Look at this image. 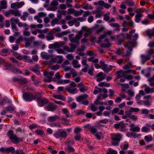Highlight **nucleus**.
I'll list each match as a JSON object with an SVG mask.
<instances>
[{"label": "nucleus", "mask_w": 154, "mask_h": 154, "mask_svg": "<svg viewBox=\"0 0 154 154\" xmlns=\"http://www.w3.org/2000/svg\"><path fill=\"white\" fill-rule=\"evenodd\" d=\"M7 135L11 140V142L16 144H18L20 142H23L24 139L23 137H17V136L14 134V131L12 130L8 131Z\"/></svg>", "instance_id": "nucleus-1"}, {"label": "nucleus", "mask_w": 154, "mask_h": 154, "mask_svg": "<svg viewBox=\"0 0 154 154\" xmlns=\"http://www.w3.org/2000/svg\"><path fill=\"white\" fill-rule=\"evenodd\" d=\"M122 137V136L120 133H117L114 136L111 137V139L112 141L111 142L112 145L114 146H118Z\"/></svg>", "instance_id": "nucleus-2"}, {"label": "nucleus", "mask_w": 154, "mask_h": 154, "mask_svg": "<svg viewBox=\"0 0 154 154\" xmlns=\"http://www.w3.org/2000/svg\"><path fill=\"white\" fill-rule=\"evenodd\" d=\"M126 127L125 124L123 123V121L114 125V127L116 129L119 130L121 132H125L127 131V129L125 128Z\"/></svg>", "instance_id": "nucleus-3"}, {"label": "nucleus", "mask_w": 154, "mask_h": 154, "mask_svg": "<svg viewBox=\"0 0 154 154\" xmlns=\"http://www.w3.org/2000/svg\"><path fill=\"white\" fill-rule=\"evenodd\" d=\"M0 152L7 154L11 153L12 154H15V149L12 146L9 147H3L0 148Z\"/></svg>", "instance_id": "nucleus-4"}, {"label": "nucleus", "mask_w": 154, "mask_h": 154, "mask_svg": "<svg viewBox=\"0 0 154 154\" xmlns=\"http://www.w3.org/2000/svg\"><path fill=\"white\" fill-rule=\"evenodd\" d=\"M22 97L25 101L30 102L33 100V94L31 92H25L23 94Z\"/></svg>", "instance_id": "nucleus-5"}, {"label": "nucleus", "mask_w": 154, "mask_h": 154, "mask_svg": "<svg viewBox=\"0 0 154 154\" xmlns=\"http://www.w3.org/2000/svg\"><path fill=\"white\" fill-rule=\"evenodd\" d=\"M37 102L40 106L42 107L44 106L45 104L48 103L49 101L46 98H42V97Z\"/></svg>", "instance_id": "nucleus-6"}, {"label": "nucleus", "mask_w": 154, "mask_h": 154, "mask_svg": "<svg viewBox=\"0 0 154 154\" xmlns=\"http://www.w3.org/2000/svg\"><path fill=\"white\" fill-rule=\"evenodd\" d=\"M135 44V42L130 41L128 42L124 46L125 48H128V49L131 51L132 50V48L134 47Z\"/></svg>", "instance_id": "nucleus-7"}, {"label": "nucleus", "mask_w": 154, "mask_h": 154, "mask_svg": "<svg viewBox=\"0 0 154 154\" xmlns=\"http://www.w3.org/2000/svg\"><path fill=\"white\" fill-rule=\"evenodd\" d=\"M42 94L38 92H35L33 94V100H36L37 102L42 97Z\"/></svg>", "instance_id": "nucleus-8"}, {"label": "nucleus", "mask_w": 154, "mask_h": 154, "mask_svg": "<svg viewBox=\"0 0 154 154\" xmlns=\"http://www.w3.org/2000/svg\"><path fill=\"white\" fill-rule=\"evenodd\" d=\"M138 36V35L137 33H135L134 35H131L128 34L127 38L135 42V41L137 39Z\"/></svg>", "instance_id": "nucleus-9"}, {"label": "nucleus", "mask_w": 154, "mask_h": 154, "mask_svg": "<svg viewBox=\"0 0 154 154\" xmlns=\"http://www.w3.org/2000/svg\"><path fill=\"white\" fill-rule=\"evenodd\" d=\"M57 107L56 105H54L51 103H50L48 107H47V109L48 111H54L55 110L56 108Z\"/></svg>", "instance_id": "nucleus-10"}, {"label": "nucleus", "mask_w": 154, "mask_h": 154, "mask_svg": "<svg viewBox=\"0 0 154 154\" xmlns=\"http://www.w3.org/2000/svg\"><path fill=\"white\" fill-rule=\"evenodd\" d=\"M141 57L142 58L141 63H142L143 64H144L145 62L149 60L150 58V57L149 56H145L143 54H142L141 55Z\"/></svg>", "instance_id": "nucleus-11"}, {"label": "nucleus", "mask_w": 154, "mask_h": 154, "mask_svg": "<svg viewBox=\"0 0 154 154\" xmlns=\"http://www.w3.org/2000/svg\"><path fill=\"white\" fill-rule=\"evenodd\" d=\"M88 97L87 94H84L79 96L76 98V100L78 102H80L83 100L86 99Z\"/></svg>", "instance_id": "nucleus-12"}, {"label": "nucleus", "mask_w": 154, "mask_h": 154, "mask_svg": "<svg viewBox=\"0 0 154 154\" xmlns=\"http://www.w3.org/2000/svg\"><path fill=\"white\" fill-rule=\"evenodd\" d=\"M61 121L64 122L62 123L63 125H70V121L66 118H63L62 117L61 119Z\"/></svg>", "instance_id": "nucleus-13"}, {"label": "nucleus", "mask_w": 154, "mask_h": 154, "mask_svg": "<svg viewBox=\"0 0 154 154\" xmlns=\"http://www.w3.org/2000/svg\"><path fill=\"white\" fill-rule=\"evenodd\" d=\"M124 1L128 6L132 7L135 5V3L132 0H124Z\"/></svg>", "instance_id": "nucleus-14"}, {"label": "nucleus", "mask_w": 154, "mask_h": 154, "mask_svg": "<svg viewBox=\"0 0 154 154\" xmlns=\"http://www.w3.org/2000/svg\"><path fill=\"white\" fill-rule=\"evenodd\" d=\"M62 111L63 114L66 115V118H69L70 117V113L69 112L67 108H63L62 109Z\"/></svg>", "instance_id": "nucleus-15"}, {"label": "nucleus", "mask_w": 154, "mask_h": 154, "mask_svg": "<svg viewBox=\"0 0 154 154\" xmlns=\"http://www.w3.org/2000/svg\"><path fill=\"white\" fill-rule=\"evenodd\" d=\"M54 32L52 31H50L48 34L49 36H46V38L48 40H52L54 39V37L53 35Z\"/></svg>", "instance_id": "nucleus-16"}, {"label": "nucleus", "mask_w": 154, "mask_h": 154, "mask_svg": "<svg viewBox=\"0 0 154 154\" xmlns=\"http://www.w3.org/2000/svg\"><path fill=\"white\" fill-rule=\"evenodd\" d=\"M59 118V117L57 115L54 116L49 117L48 118V121L49 122H54L58 119Z\"/></svg>", "instance_id": "nucleus-17"}, {"label": "nucleus", "mask_w": 154, "mask_h": 154, "mask_svg": "<svg viewBox=\"0 0 154 154\" xmlns=\"http://www.w3.org/2000/svg\"><path fill=\"white\" fill-rule=\"evenodd\" d=\"M143 14H137L135 16V22L138 23L140 22V18L143 16Z\"/></svg>", "instance_id": "nucleus-18"}, {"label": "nucleus", "mask_w": 154, "mask_h": 154, "mask_svg": "<svg viewBox=\"0 0 154 154\" xmlns=\"http://www.w3.org/2000/svg\"><path fill=\"white\" fill-rule=\"evenodd\" d=\"M127 115L128 118L134 121H137V116L132 115L131 113H128Z\"/></svg>", "instance_id": "nucleus-19"}, {"label": "nucleus", "mask_w": 154, "mask_h": 154, "mask_svg": "<svg viewBox=\"0 0 154 154\" xmlns=\"http://www.w3.org/2000/svg\"><path fill=\"white\" fill-rule=\"evenodd\" d=\"M5 70L10 69L12 68L13 66L10 63H7L5 66Z\"/></svg>", "instance_id": "nucleus-20"}, {"label": "nucleus", "mask_w": 154, "mask_h": 154, "mask_svg": "<svg viewBox=\"0 0 154 154\" xmlns=\"http://www.w3.org/2000/svg\"><path fill=\"white\" fill-rule=\"evenodd\" d=\"M10 13L11 14H14L15 16H21V14L18 10H10Z\"/></svg>", "instance_id": "nucleus-21"}, {"label": "nucleus", "mask_w": 154, "mask_h": 154, "mask_svg": "<svg viewBox=\"0 0 154 154\" xmlns=\"http://www.w3.org/2000/svg\"><path fill=\"white\" fill-rule=\"evenodd\" d=\"M21 84L25 85L28 82V81L26 78L22 79L20 78L19 82Z\"/></svg>", "instance_id": "nucleus-22"}, {"label": "nucleus", "mask_w": 154, "mask_h": 154, "mask_svg": "<svg viewBox=\"0 0 154 154\" xmlns=\"http://www.w3.org/2000/svg\"><path fill=\"white\" fill-rule=\"evenodd\" d=\"M12 72L15 74L18 73L20 74H22V72L18 68H13L12 69Z\"/></svg>", "instance_id": "nucleus-23"}, {"label": "nucleus", "mask_w": 154, "mask_h": 154, "mask_svg": "<svg viewBox=\"0 0 154 154\" xmlns=\"http://www.w3.org/2000/svg\"><path fill=\"white\" fill-rule=\"evenodd\" d=\"M54 97L56 99H58L60 100H62L63 101L65 100V97L63 96L62 94L55 95L54 96Z\"/></svg>", "instance_id": "nucleus-24"}, {"label": "nucleus", "mask_w": 154, "mask_h": 154, "mask_svg": "<svg viewBox=\"0 0 154 154\" xmlns=\"http://www.w3.org/2000/svg\"><path fill=\"white\" fill-rule=\"evenodd\" d=\"M30 70L33 72L37 75H39L40 74V72L39 70L38 69H35V68L33 67H30Z\"/></svg>", "instance_id": "nucleus-25"}, {"label": "nucleus", "mask_w": 154, "mask_h": 154, "mask_svg": "<svg viewBox=\"0 0 154 154\" xmlns=\"http://www.w3.org/2000/svg\"><path fill=\"white\" fill-rule=\"evenodd\" d=\"M78 63V60H74L72 61V64L73 65V67L74 68H79L80 67L81 65H80L78 64L77 65V64Z\"/></svg>", "instance_id": "nucleus-26"}, {"label": "nucleus", "mask_w": 154, "mask_h": 154, "mask_svg": "<svg viewBox=\"0 0 154 154\" xmlns=\"http://www.w3.org/2000/svg\"><path fill=\"white\" fill-rule=\"evenodd\" d=\"M65 150L66 152H68V151H66V150H68V153H69L70 152H74L75 151V149L73 147L69 145H68L67 148V149H66Z\"/></svg>", "instance_id": "nucleus-27"}, {"label": "nucleus", "mask_w": 154, "mask_h": 154, "mask_svg": "<svg viewBox=\"0 0 154 154\" xmlns=\"http://www.w3.org/2000/svg\"><path fill=\"white\" fill-rule=\"evenodd\" d=\"M76 88L71 89L70 87H68L65 88V90L70 93L73 94L76 90Z\"/></svg>", "instance_id": "nucleus-28"}, {"label": "nucleus", "mask_w": 154, "mask_h": 154, "mask_svg": "<svg viewBox=\"0 0 154 154\" xmlns=\"http://www.w3.org/2000/svg\"><path fill=\"white\" fill-rule=\"evenodd\" d=\"M23 58L25 59L27 62L29 63H32V61L30 59L29 57L28 56L26 55H24L23 57Z\"/></svg>", "instance_id": "nucleus-29"}, {"label": "nucleus", "mask_w": 154, "mask_h": 154, "mask_svg": "<svg viewBox=\"0 0 154 154\" xmlns=\"http://www.w3.org/2000/svg\"><path fill=\"white\" fill-rule=\"evenodd\" d=\"M6 109L7 111L10 112V113H12L14 111V108L11 106L6 107Z\"/></svg>", "instance_id": "nucleus-30"}, {"label": "nucleus", "mask_w": 154, "mask_h": 154, "mask_svg": "<svg viewBox=\"0 0 154 154\" xmlns=\"http://www.w3.org/2000/svg\"><path fill=\"white\" fill-rule=\"evenodd\" d=\"M144 139L147 142H149L152 140V138L151 135H147L145 137Z\"/></svg>", "instance_id": "nucleus-31"}, {"label": "nucleus", "mask_w": 154, "mask_h": 154, "mask_svg": "<svg viewBox=\"0 0 154 154\" xmlns=\"http://www.w3.org/2000/svg\"><path fill=\"white\" fill-rule=\"evenodd\" d=\"M106 154H117V152L116 150L110 148L108 150V152L106 153Z\"/></svg>", "instance_id": "nucleus-32"}, {"label": "nucleus", "mask_w": 154, "mask_h": 154, "mask_svg": "<svg viewBox=\"0 0 154 154\" xmlns=\"http://www.w3.org/2000/svg\"><path fill=\"white\" fill-rule=\"evenodd\" d=\"M94 58V57L93 56L91 57H89L88 58V60L89 61L92 62L94 63H96L98 62V59H96L94 60L93 59Z\"/></svg>", "instance_id": "nucleus-33"}, {"label": "nucleus", "mask_w": 154, "mask_h": 154, "mask_svg": "<svg viewBox=\"0 0 154 154\" xmlns=\"http://www.w3.org/2000/svg\"><path fill=\"white\" fill-rule=\"evenodd\" d=\"M41 55L42 58L48 60L49 59V55L48 54H47L45 53H41Z\"/></svg>", "instance_id": "nucleus-34"}, {"label": "nucleus", "mask_w": 154, "mask_h": 154, "mask_svg": "<svg viewBox=\"0 0 154 154\" xmlns=\"http://www.w3.org/2000/svg\"><path fill=\"white\" fill-rule=\"evenodd\" d=\"M59 47L58 45L57 44V42H56V43L53 44H51L49 45V48L50 49H52L54 47L55 48H58Z\"/></svg>", "instance_id": "nucleus-35"}, {"label": "nucleus", "mask_w": 154, "mask_h": 154, "mask_svg": "<svg viewBox=\"0 0 154 154\" xmlns=\"http://www.w3.org/2000/svg\"><path fill=\"white\" fill-rule=\"evenodd\" d=\"M84 11L82 9H80L79 11H75L74 15L75 17H78L82 15Z\"/></svg>", "instance_id": "nucleus-36"}, {"label": "nucleus", "mask_w": 154, "mask_h": 154, "mask_svg": "<svg viewBox=\"0 0 154 154\" xmlns=\"http://www.w3.org/2000/svg\"><path fill=\"white\" fill-rule=\"evenodd\" d=\"M129 130L134 132H139L140 128L139 127L136 126L134 128H130Z\"/></svg>", "instance_id": "nucleus-37"}, {"label": "nucleus", "mask_w": 154, "mask_h": 154, "mask_svg": "<svg viewBox=\"0 0 154 154\" xmlns=\"http://www.w3.org/2000/svg\"><path fill=\"white\" fill-rule=\"evenodd\" d=\"M85 112L82 109H79L77 110L76 113V116H79L81 114L84 115L85 113Z\"/></svg>", "instance_id": "nucleus-38"}, {"label": "nucleus", "mask_w": 154, "mask_h": 154, "mask_svg": "<svg viewBox=\"0 0 154 154\" xmlns=\"http://www.w3.org/2000/svg\"><path fill=\"white\" fill-rule=\"evenodd\" d=\"M70 45L71 46V48L70 49V50L69 51V52H73L74 51L76 47V46L72 43H71L70 44Z\"/></svg>", "instance_id": "nucleus-39"}, {"label": "nucleus", "mask_w": 154, "mask_h": 154, "mask_svg": "<svg viewBox=\"0 0 154 154\" xmlns=\"http://www.w3.org/2000/svg\"><path fill=\"white\" fill-rule=\"evenodd\" d=\"M55 23L59 24L58 20L57 18L53 19L51 22V24L52 26H54Z\"/></svg>", "instance_id": "nucleus-40"}, {"label": "nucleus", "mask_w": 154, "mask_h": 154, "mask_svg": "<svg viewBox=\"0 0 154 154\" xmlns=\"http://www.w3.org/2000/svg\"><path fill=\"white\" fill-rule=\"evenodd\" d=\"M82 131V129L81 128L79 127H77L75 129L74 132V133L76 134H79V133Z\"/></svg>", "instance_id": "nucleus-41"}, {"label": "nucleus", "mask_w": 154, "mask_h": 154, "mask_svg": "<svg viewBox=\"0 0 154 154\" xmlns=\"http://www.w3.org/2000/svg\"><path fill=\"white\" fill-rule=\"evenodd\" d=\"M25 152H23V150L22 149H19L15 150V154H25Z\"/></svg>", "instance_id": "nucleus-42"}, {"label": "nucleus", "mask_w": 154, "mask_h": 154, "mask_svg": "<svg viewBox=\"0 0 154 154\" xmlns=\"http://www.w3.org/2000/svg\"><path fill=\"white\" fill-rule=\"evenodd\" d=\"M35 132L38 135H42L45 134L43 131L40 129L37 130Z\"/></svg>", "instance_id": "nucleus-43"}, {"label": "nucleus", "mask_w": 154, "mask_h": 154, "mask_svg": "<svg viewBox=\"0 0 154 154\" xmlns=\"http://www.w3.org/2000/svg\"><path fill=\"white\" fill-rule=\"evenodd\" d=\"M77 21V19L75 18L72 21H70L68 22V23L70 26H72L74 24L76 23Z\"/></svg>", "instance_id": "nucleus-44"}, {"label": "nucleus", "mask_w": 154, "mask_h": 154, "mask_svg": "<svg viewBox=\"0 0 154 154\" xmlns=\"http://www.w3.org/2000/svg\"><path fill=\"white\" fill-rule=\"evenodd\" d=\"M57 63L59 64L61 63L63 61V59L62 56H57Z\"/></svg>", "instance_id": "nucleus-45"}, {"label": "nucleus", "mask_w": 154, "mask_h": 154, "mask_svg": "<svg viewBox=\"0 0 154 154\" xmlns=\"http://www.w3.org/2000/svg\"><path fill=\"white\" fill-rule=\"evenodd\" d=\"M111 46V44H106L105 43H102L101 44V46L104 48H109Z\"/></svg>", "instance_id": "nucleus-46"}, {"label": "nucleus", "mask_w": 154, "mask_h": 154, "mask_svg": "<svg viewBox=\"0 0 154 154\" xmlns=\"http://www.w3.org/2000/svg\"><path fill=\"white\" fill-rule=\"evenodd\" d=\"M79 90L81 92H83L87 91L88 89H87L86 87V86L85 85L84 86H83L82 87H80Z\"/></svg>", "instance_id": "nucleus-47"}, {"label": "nucleus", "mask_w": 154, "mask_h": 154, "mask_svg": "<svg viewBox=\"0 0 154 154\" xmlns=\"http://www.w3.org/2000/svg\"><path fill=\"white\" fill-rule=\"evenodd\" d=\"M12 28L13 31H18V29L16 27V26L14 23H11Z\"/></svg>", "instance_id": "nucleus-48"}, {"label": "nucleus", "mask_w": 154, "mask_h": 154, "mask_svg": "<svg viewBox=\"0 0 154 154\" xmlns=\"http://www.w3.org/2000/svg\"><path fill=\"white\" fill-rule=\"evenodd\" d=\"M61 137H66L67 136V133L65 131H61L60 132Z\"/></svg>", "instance_id": "nucleus-49"}, {"label": "nucleus", "mask_w": 154, "mask_h": 154, "mask_svg": "<svg viewBox=\"0 0 154 154\" xmlns=\"http://www.w3.org/2000/svg\"><path fill=\"white\" fill-rule=\"evenodd\" d=\"M139 111V109L137 108H134L133 107H131L129 111L130 112H138Z\"/></svg>", "instance_id": "nucleus-50"}, {"label": "nucleus", "mask_w": 154, "mask_h": 154, "mask_svg": "<svg viewBox=\"0 0 154 154\" xmlns=\"http://www.w3.org/2000/svg\"><path fill=\"white\" fill-rule=\"evenodd\" d=\"M132 64L130 63H128L126 64L124 66V69H128L130 68V67L131 66Z\"/></svg>", "instance_id": "nucleus-51"}, {"label": "nucleus", "mask_w": 154, "mask_h": 154, "mask_svg": "<svg viewBox=\"0 0 154 154\" xmlns=\"http://www.w3.org/2000/svg\"><path fill=\"white\" fill-rule=\"evenodd\" d=\"M60 130L59 131L56 132L54 134V136L57 138H59L60 137H61V136L60 135Z\"/></svg>", "instance_id": "nucleus-52"}, {"label": "nucleus", "mask_w": 154, "mask_h": 154, "mask_svg": "<svg viewBox=\"0 0 154 154\" xmlns=\"http://www.w3.org/2000/svg\"><path fill=\"white\" fill-rule=\"evenodd\" d=\"M89 130L90 131L91 133L93 134L96 133L97 131L96 128L93 127H91L89 129Z\"/></svg>", "instance_id": "nucleus-53"}, {"label": "nucleus", "mask_w": 154, "mask_h": 154, "mask_svg": "<svg viewBox=\"0 0 154 154\" xmlns=\"http://www.w3.org/2000/svg\"><path fill=\"white\" fill-rule=\"evenodd\" d=\"M6 3L5 2L2 1L1 2V6L3 9H6L7 8L6 6Z\"/></svg>", "instance_id": "nucleus-54"}, {"label": "nucleus", "mask_w": 154, "mask_h": 154, "mask_svg": "<svg viewBox=\"0 0 154 154\" xmlns=\"http://www.w3.org/2000/svg\"><path fill=\"white\" fill-rule=\"evenodd\" d=\"M143 102L144 103V104L147 106H149L151 105V104L149 100H144L143 101Z\"/></svg>", "instance_id": "nucleus-55"}, {"label": "nucleus", "mask_w": 154, "mask_h": 154, "mask_svg": "<svg viewBox=\"0 0 154 154\" xmlns=\"http://www.w3.org/2000/svg\"><path fill=\"white\" fill-rule=\"evenodd\" d=\"M119 109L118 107H116L114 108L112 110V114L114 113H117L119 111Z\"/></svg>", "instance_id": "nucleus-56"}, {"label": "nucleus", "mask_w": 154, "mask_h": 154, "mask_svg": "<svg viewBox=\"0 0 154 154\" xmlns=\"http://www.w3.org/2000/svg\"><path fill=\"white\" fill-rule=\"evenodd\" d=\"M48 79H43V81L44 82L49 83L51 82L52 78L51 77L48 76Z\"/></svg>", "instance_id": "nucleus-57"}, {"label": "nucleus", "mask_w": 154, "mask_h": 154, "mask_svg": "<svg viewBox=\"0 0 154 154\" xmlns=\"http://www.w3.org/2000/svg\"><path fill=\"white\" fill-rule=\"evenodd\" d=\"M81 138V136L80 134H76L74 137L75 139L77 141H79L80 140Z\"/></svg>", "instance_id": "nucleus-58"}, {"label": "nucleus", "mask_w": 154, "mask_h": 154, "mask_svg": "<svg viewBox=\"0 0 154 154\" xmlns=\"http://www.w3.org/2000/svg\"><path fill=\"white\" fill-rule=\"evenodd\" d=\"M149 130V128L145 126L143 127L142 128V131L147 132Z\"/></svg>", "instance_id": "nucleus-59"}, {"label": "nucleus", "mask_w": 154, "mask_h": 154, "mask_svg": "<svg viewBox=\"0 0 154 154\" xmlns=\"http://www.w3.org/2000/svg\"><path fill=\"white\" fill-rule=\"evenodd\" d=\"M122 72L123 71L120 70V71L116 72V73L118 75L120 76L119 78H121L122 77Z\"/></svg>", "instance_id": "nucleus-60"}, {"label": "nucleus", "mask_w": 154, "mask_h": 154, "mask_svg": "<svg viewBox=\"0 0 154 154\" xmlns=\"http://www.w3.org/2000/svg\"><path fill=\"white\" fill-rule=\"evenodd\" d=\"M59 68L60 66L58 65L57 64L52 66L51 68V69H53L54 70H56L57 69H59Z\"/></svg>", "instance_id": "nucleus-61"}, {"label": "nucleus", "mask_w": 154, "mask_h": 154, "mask_svg": "<svg viewBox=\"0 0 154 154\" xmlns=\"http://www.w3.org/2000/svg\"><path fill=\"white\" fill-rule=\"evenodd\" d=\"M2 100L5 103H11V101L7 97H4Z\"/></svg>", "instance_id": "nucleus-62"}, {"label": "nucleus", "mask_w": 154, "mask_h": 154, "mask_svg": "<svg viewBox=\"0 0 154 154\" xmlns=\"http://www.w3.org/2000/svg\"><path fill=\"white\" fill-rule=\"evenodd\" d=\"M23 40V38L22 36H20L18 38L16 41V43L17 44H20L21 42H22Z\"/></svg>", "instance_id": "nucleus-63"}, {"label": "nucleus", "mask_w": 154, "mask_h": 154, "mask_svg": "<svg viewBox=\"0 0 154 154\" xmlns=\"http://www.w3.org/2000/svg\"><path fill=\"white\" fill-rule=\"evenodd\" d=\"M148 53L150 55L154 54V50L153 49H149L148 51Z\"/></svg>", "instance_id": "nucleus-64"}]
</instances>
